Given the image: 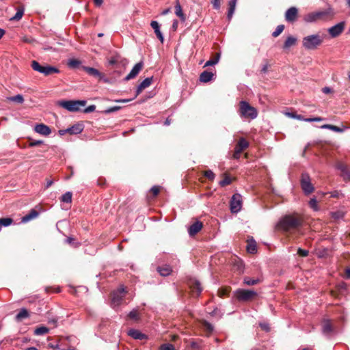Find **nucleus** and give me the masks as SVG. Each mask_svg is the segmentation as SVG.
<instances>
[{"instance_id":"nucleus-1","label":"nucleus","mask_w":350,"mask_h":350,"mask_svg":"<svg viewBox=\"0 0 350 350\" xmlns=\"http://www.w3.org/2000/svg\"><path fill=\"white\" fill-rule=\"evenodd\" d=\"M303 220L300 217L292 215H288L282 217L279 223V227L284 231H288L291 229H295L301 226Z\"/></svg>"},{"instance_id":"nucleus-2","label":"nucleus","mask_w":350,"mask_h":350,"mask_svg":"<svg viewBox=\"0 0 350 350\" xmlns=\"http://www.w3.org/2000/svg\"><path fill=\"white\" fill-rule=\"evenodd\" d=\"M323 38L319 33L312 34L303 38L302 46L306 50H315L322 44Z\"/></svg>"},{"instance_id":"nucleus-3","label":"nucleus","mask_w":350,"mask_h":350,"mask_svg":"<svg viewBox=\"0 0 350 350\" xmlns=\"http://www.w3.org/2000/svg\"><path fill=\"white\" fill-rule=\"evenodd\" d=\"M239 115L241 118L255 119L258 116V111L256 108L251 106L249 103L245 100H241L239 103Z\"/></svg>"},{"instance_id":"nucleus-4","label":"nucleus","mask_w":350,"mask_h":350,"mask_svg":"<svg viewBox=\"0 0 350 350\" xmlns=\"http://www.w3.org/2000/svg\"><path fill=\"white\" fill-rule=\"evenodd\" d=\"M86 105L85 100H61L59 101V105L68 111L70 112H76L79 111L81 109V107H85Z\"/></svg>"},{"instance_id":"nucleus-5","label":"nucleus","mask_w":350,"mask_h":350,"mask_svg":"<svg viewBox=\"0 0 350 350\" xmlns=\"http://www.w3.org/2000/svg\"><path fill=\"white\" fill-rule=\"evenodd\" d=\"M334 15V12L331 7L327 8V9L319 11L314 13H311L307 15L306 21L308 22H312L317 19L320 18H327L329 17H332Z\"/></svg>"},{"instance_id":"nucleus-6","label":"nucleus","mask_w":350,"mask_h":350,"mask_svg":"<svg viewBox=\"0 0 350 350\" xmlns=\"http://www.w3.org/2000/svg\"><path fill=\"white\" fill-rule=\"evenodd\" d=\"M234 294L237 299L241 301H247L257 296V293L255 291L243 288L237 289Z\"/></svg>"},{"instance_id":"nucleus-7","label":"nucleus","mask_w":350,"mask_h":350,"mask_svg":"<svg viewBox=\"0 0 350 350\" xmlns=\"http://www.w3.org/2000/svg\"><path fill=\"white\" fill-rule=\"evenodd\" d=\"M125 293V288L120 286L118 289L113 291L111 295V306L113 308L118 307L123 299Z\"/></svg>"},{"instance_id":"nucleus-8","label":"nucleus","mask_w":350,"mask_h":350,"mask_svg":"<svg viewBox=\"0 0 350 350\" xmlns=\"http://www.w3.org/2000/svg\"><path fill=\"white\" fill-rule=\"evenodd\" d=\"M242 207V196L239 193H234L230 200V211L233 213L239 212Z\"/></svg>"},{"instance_id":"nucleus-9","label":"nucleus","mask_w":350,"mask_h":350,"mask_svg":"<svg viewBox=\"0 0 350 350\" xmlns=\"http://www.w3.org/2000/svg\"><path fill=\"white\" fill-rule=\"evenodd\" d=\"M301 186L306 194L308 195L313 192L314 187L310 182V178L308 174H303L301 175Z\"/></svg>"},{"instance_id":"nucleus-10","label":"nucleus","mask_w":350,"mask_h":350,"mask_svg":"<svg viewBox=\"0 0 350 350\" xmlns=\"http://www.w3.org/2000/svg\"><path fill=\"white\" fill-rule=\"evenodd\" d=\"M248 147V142L243 137L240 138L234 148L233 158L235 159H239L240 158V155L242 151H243Z\"/></svg>"},{"instance_id":"nucleus-11","label":"nucleus","mask_w":350,"mask_h":350,"mask_svg":"<svg viewBox=\"0 0 350 350\" xmlns=\"http://www.w3.org/2000/svg\"><path fill=\"white\" fill-rule=\"evenodd\" d=\"M344 29L345 22H340L336 25L329 27L327 31L332 38H336L342 33Z\"/></svg>"},{"instance_id":"nucleus-12","label":"nucleus","mask_w":350,"mask_h":350,"mask_svg":"<svg viewBox=\"0 0 350 350\" xmlns=\"http://www.w3.org/2000/svg\"><path fill=\"white\" fill-rule=\"evenodd\" d=\"M144 66L143 62H139L137 63L131 69V72L126 76L124 78L125 81H129L132 79H134L142 69Z\"/></svg>"},{"instance_id":"nucleus-13","label":"nucleus","mask_w":350,"mask_h":350,"mask_svg":"<svg viewBox=\"0 0 350 350\" xmlns=\"http://www.w3.org/2000/svg\"><path fill=\"white\" fill-rule=\"evenodd\" d=\"M298 10L295 7L288 9L285 13V19L287 22H294L297 16Z\"/></svg>"},{"instance_id":"nucleus-14","label":"nucleus","mask_w":350,"mask_h":350,"mask_svg":"<svg viewBox=\"0 0 350 350\" xmlns=\"http://www.w3.org/2000/svg\"><path fill=\"white\" fill-rule=\"evenodd\" d=\"M334 332L333 326L329 319H324L322 322V332L324 335L329 336Z\"/></svg>"},{"instance_id":"nucleus-15","label":"nucleus","mask_w":350,"mask_h":350,"mask_svg":"<svg viewBox=\"0 0 350 350\" xmlns=\"http://www.w3.org/2000/svg\"><path fill=\"white\" fill-rule=\"evenodd\" d=\"M203 224L201 221H196L188 228V233L190 237L196 235L202 228Z\"/></svg>"},{"instance_id":"nucleus-16","label":"nucleus","mask_w":350,"mask_h":350,"mask_svg":"<svg viewBox=\"0 0 350 350\" xmlns=\"http://www.w3.org/2000/svg\"><path fill=\"white\" fill-rule=\"evenodd\" d=\"M190 288L192 291V293L194 296H198L202 291V288L201 287L200 283L198 280H192L190 282Z\"/></svg>"},{"instance_id":"nucleus-17","label":"nucleus","mask_w":350,"mask_h":350,"mask_svg":"<svg viewBox=\"0 0 350 350\" xmlns=\"http://www.w3.org/2000/svg\"><path fill=\"white\" fill-rule=\"evenodd\" d=\"M51 312H48L47 315H45V321H47V324L49 327H45V334L48 333L50 328H54L57 327V318L55 317H50Z\"/></svg>"},{"instance_id":"nucleus-18","label":"nucleus","mask_w":350,"mask_h":350,"mask_svg":"<svg viewBox=\"0 0 350 350\" xmlns=\"http://www.w3.org/2000/svg\"><path fill=\"white\" fill-rule=\"evenodd\" d=\"M152 81V77H148L144 79L137 86L136 90V96L139 95L143 90L149 87Z\"/></svg>"},{"instance_id":"nucleus-19","label":"nucleus","mask_w":350,"mask_h":350,"mask_svg":"<svg viewBox=\"0 0 350 350\" xmlns=\"http://www.w3.org/2000/svg\"><path fill=\"white\" fill-rule=\"evenodd\" d=\"M150 26L154 29V33H155L157 37L159 38V40L161 42H163L164 38H163V33L160 31L159 24L158 23V22L156 21H151Z\"/></svg>"},{"instance_id":"nucleus-20","label":"nucleus","mask_w":350,"mask_h":350,"mask_svg":"<svg viewBox=\"0 0 350 350\" xmlns=\"http://www.w3.org/2000/svg\"><path fill=\"white\" fill-rule=\"evenodd\" d=\"M83 125L78 123L67 129L68 133L70 135H77L81 133L83 130Z\"/></svg>"},{"instance_id":"nucleus-21","label":"nucleus","mask_w":350,"mask_h":350,"mask_svg":"<svg viewBox=\"0 0 350 350\" xmlns=\"http://www.w3.org/2000/svg\"><path fill=\"white\" fill-rule=\"evenodd\" d=\"M39 212L35 209H31L29 213H27V215H25V216H23L22 218H21V221L23 223H27L35 218H36L38 215H39Z\"/></svg>"},{"instance_id":"nucleus-22","label":"nucleus","mask_w":350,"mask_h":350,"mask_svg":"<svg viewBox=\"0 0 350 350\" xmlns=\"http://www.w3.org/2000/svg\"><path fill=\"white\" fill-rule=\"evenodd\" d=\"M128 334L133 338L137 340H144L146 338V336L144 334L135 329H130L128 332Z\"/></svg>"},{"instance_id":"nucleus-23","label":"nucleus","mask_w":350,"mask_h":350,"mask_svg":"<svg viewBox=\"0 0 350 350\" xmlns=\"http://www.w3.org/2000/svg\"><path fill=\"white\" fill-rule=\"evenodd\" d=\"M214 75L212 72L207 70L203 71L200 75V81L203 83H207L212 80Z\"/></svg>"},{"instance_id":"nucleus-24","label":"nucleus","mask_w":350,"mask_h":350,"mask_svg":"<svg viewBox=\"0 0 350 350\" xmlns=\"http://www.w3.org/2000/svg\"><path fill=\"white\" fill-rule=\"evenodd\" d=\"M237 0H230L228 3V11L227 17L230 20L234 13Z\"/></svg>"},{"instance_id":"nucleus-25","label":"nucleus","mask_w":350,"mask_h":350,"mask_svg":"<svg viewBox=\"0 0 350 350\" xmlns=\"http://www.w3.org/2000/svg\"><path fill=\"white\" fill-rule=\"evenodd\" d=\"M82 68L87 72V73L91 76L95 77H100L101 73L99 72L98 70L92 68V67H88V66H82Z\"/></svg>"},{"instance_id":"nucleus-26","label":"nucleus","mask_w":350,"mask_h":350,"mask_svg":"<svg viewBox=\"0 0 350 350\" xmlns=\"http://www.w3.org/2000/svg\"><path fill=\"white\" fill-rule=\"evenodd\" d=\"M157 271L161 275L167 276L172 273V269L170 265H165L163 267H159Z\"/></svg>"},{"instance_id":"nucleus-27","label":"nucleus","mask_w":350,"mask_h":350,"mask_svg":"<svg viewBox=\"0 0 350 350\" xmlns=\"http://www.w3.org/2000/svg\"><path fill=\"white\" fill-rule=\"evenodd\" d=\"M297 42V38L294 36H288L284 43L283 48L284 49H288L291 46L295 45Z\"/></svg>"},{"instance_id":"nucleus-28","label":"nucleus","mask_w":350,"mask_h":350,"mask_svg":"<svg viewBox=\"0 0 350 350\" xmlns=\"http://www.w3.org/2000/svg\"><path fill=\"white\" fill-rule=\"evenodd\" d=\"M29 317L28 310L25 308H22L18 313L16 315L15 319L17 321H21L24 319Z\"/></svg>"},{"instance_id":"nucleus-29","label":"nucleus","mask_w":350,"mask_h":350,"mask_svg":"<svg viewBox=\"0 0 350 350\" xmlns=\"http://www.w3.org/2000/svg\"><path fill=\"white\" fill-rule=\"evenodd\" d=\"M175 14L180 18L182 21H185V16L182 11V8L178 1H177L175 5Z\"/></svg>"},{"instance_id":"nucleus-30","label":"nucleus","mask_w":350,"mask_h":350,"mask_svg":"<svg viewBox=\"0 0 350 350\" xmlns=\"http://www.w3.org/2000/svg\"><path fill=\"white\" fill-rule=\"evenodd\" d=\"M60 72V70L58 68L55 66H51L49 65H45V76L51 75L53 74H58Z\"/></svg>"},{"instance_id":"nucleus-31","label":"nucleus","mask_w":350,"mask_h":350,"mask_svg":"<svg viewBox=\"0 0 350 350\" xmlns=\"http://www.w3.org/2000/svg\"><path fill=\"white\" fill-rule=\"evenodd\" d=\"M260 282V280L258 278L252 279L249 277H245L243 278V284L247 286H254L258 284Z\"/></svg>"},{"instance_id":"nucleus-32","label":"nucleus","mask_w":350,"mask_h":350,"mask_svg":"<svg viewBox=\"0 0 350 350\" xmlns=\"http://www.w3.org/2000/svg\"><path fill=\"white\" fill-rule=\"evenodd\" d=\"M219 58H220L219 53H217L216 55L213 58L208 60L205 63L204 67L215 66V64H217L219 62Z\"/></svg>"},{"instance_id":"nucleus-33","label":"nucleus","mask_w":350,"mask_h":350,"mask_svg":"<svg viewBox=\"0 0 350 350\" xmlns=\"http://www.w3.org/2000/svg\"><path fill=\"white\" fill-rule=\"evenodd\" d=\"M81 64V61L77 59H70L68 62V67L72 69L77 68Z\"/></svg>"},{"instance_id":"nucleus-34","label":"nucleus","mask_w":350,"mask_h":350,"mask_svg":"<svg viewBox=\"0 0 350 350\" xmlns=\"http://www.w3.org/2000/svg\"><path fill=\"white\" fill-rule=\"evenodd\" d=\"M247 251L250 254H255L257 252L256 244L254 240L247 244Z\"/></svg>"},{"instance_id":"nucleus-35","label":"nucleus","mask_w":350,"mask_h":350,"mask_svg":"<svg viewBox=\"0 0 350 350\" xmlns=\"http://www.w3.org/2000/svg\"><path fill=\"white\" fill-rule=\"evenodd\" d=\"M13 223V219L10 217H3L0 219V225L1 228L2 226L7 227L11 225Z\"/></svg>"},{"instance_id":"nucleus-36","label":"nucleus","mask_w":350,"mask_h":350,"mask_svg":"<svg viewBox=\"0 0 350 350\" xmlns=\"http://www.w3.org/2000/svg\"><path fill=\"white\" fill-rule=\"evenodd\" d=\"M31 67L32 68L38 71L40 73H44V66H41L38 62L36 61H33L31 63Z\"/></svg>"},{"instance_id":"nucleus-37","label":"nucleus","mask_w":350,"mask_h":350,"mask_svg":"<svg viewBox=\"0 0 350 350\" xmlns=\"http://www.w3.org/2000/svg\"><path fill=\"white\" fill-rule=\"evenodd\" d=\"M232 182V180L229 176L225 174L223 180H220L219 184L221 187H225L226 185H229Z\"/></svg>"},{"instance_id":"nucleus-38","label":"nucleus","mask_w":350,"mask_h":350,"mask_svg":"<svg viewBox=\"0 0 350 350\" xmlns=\"http://www.w3.org/2000/svg\"><path fill=\"white\" fill-rule=\"evenodd\" d=\"M309 206L311 208H312L314 211H317L319 210L317 200L315 198H312L309 201Z\"/></svg>"},{"instance_id":"nucleus-39","label":"nucleus","mask_w":350,"mask_h":350,"mask_svg":"<svg viewBox=\"0 0 350 350\" xmlns=\"http://www.w3.org/2000/svg\"><path fill=\"white\" fill-rule=\"evenodd\" d=\"M72 193L67 191L62 196V201L66 203H70L72 201Z\"/></svg>"},{"instance_id":"nucleus-40","label":"nucleus","mask_w":350,"mask_h":350,"mask_svg":"<svg viewBox=\"0 0 350 350\" xmlns=\"http://www.w3.org/2000/svg\"><path fill=\"white\" fill-rule=\"evenodd\" d=\"M191 347L195 350H201L202 349V341H192L191 342Z\"/></svg>"},{"instance_id":"nucleus-41","label":"nucleus","mask_w":350,"mask_h":350,"mask_svg":"<svg viewBox=\"0 0 350 350\" xmlns=\"http://www.w3.org/2000/svg\"><path fill=\"white\" fill-rule=\"evenodd\" d=\"M284 25H278L275 30L272 33V36L274 38L278 37L284 30Z\"/></svg>"},{"instance_id":"nucleus-42","label":"nucleus","mask_w":350,"mask_h":350,"mask_svg":"<svg viewBox=\"0 0 350 350\" xmlns=\"http://www.w3.org/2000/svg\"><path fill=\"white\" fill-rule=\"evenodd\" d=\"M24 14V10L22 9V10H18L16 13L15 14V15L14 16L12 17V20H14V21H19L23 15Z\"/></svg>"},{"instance_id":"nucleus-43","label":"nucleus","mask_w":350,"mask_h":350,"mask_svg":"<svg viewBox=\"0 0 350 350\" xmlns=\"http://www.w3.org/2000/svg\"><path fill=\"white\" fill-rule=\"evenodd\" d=\"M204 175L206 178L211 180H213L215 177V174L210 170L205 171L204 172Z\"/></svg>"},{"instance_id":"nucleus-44","label":"nucleus","mask_w":350,"mask_h":350,"mask_svg":"<svg viewBox=\"0 0 350 350\" xmlns=\"http://www.w3.org/2000/svg\"><path fill=\"white\" fill-rule=\"evenodd\" d=\"M229 293L228 288H219L217 291V294L219 297H224V296L227 295Z\"/></svg>"},{"instance_id":"nucleus-45","label":"nucleus","mask_w":350,"mask_h":350,"mask_svg":"<svg viewBox=\"0 0 350 350\" xmlns=\"http://www.w3.org/2000/svg\"><path fill=\"white\" fill-rule=\"evenodd\" d=\"M129 317L131 319L134 320H138L139 319V314L137 312V310L134 309L132 311H131L129 314Z\"/></svg>"},{"instance_id":"nucleus-46","label":"nucleus","mask_w":350,"mask_h":350,"mask_svg":"<svg viewBox=\"0 0 350 350\" xmlns=\"http://www.w3.org/2000/svg\"><path fill=\"white\" fill-rule=\"evenodd\" d=\"M332 218H334L335 219H340L343 218L344 213L340 211L332 212Z\"/></svg>"},{"instance_id":"nucleus-47","label":"nucleus","mask_w":350,"mask_h":350,"mask_svg":"<svg viewBox=\"0 0 350 350\" xmlns=\"http://www.w3.org/2000/svg\"><path fill=\"white\" fill-rule=\"evenodd\" d=\"M160 350H174V347L172 344L165 343L160 347Z\"/></svg>"},{"instance_id":"nucleus-48","label":"nucleus","mask_w":350,"mask_h":350,"mask_svg":"<svg viewBox=\"0 0 350 350\" xmlns=\"http://www.w3.org/2000/svg\"><path fill=\"white\" fill-rule=\"evenodd\" d=\"M203 326L204 329L208 332H212L213 331V326L208 321H205L203 323Z\"/></svg>"},{"instance_id":"nucleus-49","label":"nucleus","mask_w":350,"mask_h":350,"mask_svg":"<svg viewBox=\"0 0 350 350\" xmlns=\"http://www.w3.org/2000/svg\"><path fill=\"white\" fill-rule=\"evenodd\" d=\"M43 142L42 140H33L31 139H29V146H36L40 144H42Z\"/></svg>"},{"instance_id":"nucleus-50","label":"nucleus","mask_w":350,"mask_h":350,"mask_svg":"<svg viewBox=\"0 0 350 350\" xmlns=\"http://www.w3.org/2000/svg\"><path fill=\"white\" fill-rule=\"evenodd\" d=\"M120 107L119 106H114V107H109L107 109L105 110L104 113H113V112H115V111H118L119 109H120Z\"/></svg>"},{"instance_id":"nucleus-51","label":"nucleus","mask_w":350,"mask_h":350,"mask_svg":"<svg viewBox=\"0 0 350 350\" xmlns=\"http://www.w3.org/2000/svg\"><path fill=\"white\" fill-rule=\"evenodd\" d=\"M65 242L73 247H77L78 243L75 242V239L72 237H68L66 239Z\"/></svg>"},{"instance_id":"nucleus-52","label":"nucleus","mask_w":350,"mask_h":350,"mask_svg":"<svg viewBox=\"0 0 350 350\" xmlns=\"http://www.w3.org/2000/svg\"><path fill=\"white\" fill-rule=\"evenodd\" d=\"M288 116L293 118H295V119H297L299 120H302V121H305V120L306 119V118H304L303 116L299 115V114H296L294 113H289Z\"/></svg>"},{"instance_id":"nucleus-53","label":"nucleus","mask_w":350,"mask_h":350,"mask_svg":"<svg viewBox=\"0 0 350 350\" xmlns=\"http://www.w3.org/2000/svg\"><path fill=\"white\" fill-rule=\"evenodd\" d=\"M35 131L41 135H44V124L41 123L36 125L35 127Z\"/></svg>"},{"instance_id":"nucleus-54","label":"nucleus","mask_w":350,"mask_h":350,"mask_svg":"<svg viewBox=\"0 0 350 350\" xmlns=\"http://www.w3.org/2000/svg\"><path fill=\"white\" fill-rule=\"evenodd\" d=\"M11 99L12 100L16 101L18 103H22L24 101L23 97L21 94L16 95L13 96Z\"/></svg>"},{"instance_id":"nucleus-55","label":"nucleus","mask_w":350,"mask_h":350,"mask_svg":"<svg viewBox=\"0 0 350 350\" xmlns=\"http://www.w3.org/2000/svg\"><path fill=\"white\" fill-rule=\"evenodd\" d=\"M323 120V118H322L321 117H315V118H306L305 120V122H321Z\"/></svg>"},{"instance_id":"nucleus-56","label":"nucleus","mask_w":350,"mask_h":350,"mask_svg":"<svg viewBox=\"0 0 350 350\" xmlns=\"http://www.w3.org/2000/svg\"><path fill=\"white\" fill-rule=\"evenodd\" d=\"M159 191H160V187L159 186H153L151 189H150V191L153 193V196H156L158 195V193H159Z\"/></svg>"},{"instance_id":"nucleus-57","label":"nucleus","mask_w":350,"mask_h":350,"mask_svg":"<svg viewBox=\"0 0 350 350\" xmlns=\"http://www.w3.org/2000/svg\"><path fill=\"white\" fill-rule=\"evenodd\" d=\"M35 335H43L44 334V325L40 326L34 330Z\"/></svg>"},{"instance_id":"nucleus-58","label":"nucleus","mask_w":350,"mask_h":350,"mask_svg":"<svg viewBox=\"0 0 350 350\" xmlns=\"http://www.w3.org/2000/svg\"><path fill=\"white\" fill-rule=\"evenodd\" d=\"M297 254L301 256L306 257L308 255V251L306 250L299 248L297 250Z\"/></svg>"},{"instance_id":"nucleus-59","label":"nucleus","mask_w":350,"mask_h":350,"mask_svg":"<svg viewBox=\"0 0 350 350\" xmlns=\"http://www.w3.org/2000/svg\"><path fill=\"white\" fill-rule=\"evenodd\" d=\"M211 3L213 4V7L215 10H219L220 8V1L219 0H211Z\"/></svg>"},{"instance_id":"nucleus-60","label":"nucleus","mask_w":350,"mask_h":350,"mask_svg":"<svg viewBox=\"0 0 350 350\" xmlns=\"http://www.w3.org/2000/svg\"><path fill=\"white\" fill-rule=\"evenodd\" d=\"M345 128H340L338 126L332 125L331 126V131L337 132V133H342L345 131Z\"/></svg>"},{"instance_id":"nucleus-61","label":"nucleus","mask_w":350,"mask_h":350,"mask_svg":"<svg viewBox=\"0 0 350 350\" xmlns=\"http://www.w3.org/2000/svg\"><path fill=\"white\" fill-rule=\"evenodd\" d=\"M96 109V106L94 105H90L88 106V107H86L85 109H84V112L86 113H91V112H93Z\"/></svg>"},{"instance_id":"nucleus-62","label":"nucleus","mask_w":350,"mask_h":350,"mask_svg":"<svg viewBox=\"0 0 350 350\" xmlns=\"http://www.w3.org/2000/svg\"><path fill=\"white\" fill-rule=\"evenodd\" d=\"M341 176H342L343 179L346 181L350 180V173L348 170L345 171L343 173H341Z\"/></svg>"},{"instance_id":"nucleus-63","label":"nucleus","mask_w":350,"mask_h":350,"mask_svg":"<svg viewBox=\"0 0 350 350\" xmlns=\"http://www.w3.org/2000/svg\"><path fill=\"white\" fill-rule=\"evenodd\" d=\"M337 169L339 170L341 172V173H343L347 170V166L342 163H338L337 165Z\"/></svg>"},{"instance_id":"nucleus-64","label":"nucleus","mask_w":350,"mask_h":350,"mask_svg":"<svg viewBox=\"0 0 350 350\" xmlns=\"http://www.w3.org/2000/svg\"><path fill=\"white\" fill-rule=\"evenodd\" d=\"M322 92L324 93V94H329V93H332L333 92V90L332 88H329V87H325L322 89Z\"/></svg>"}]
</instances>
